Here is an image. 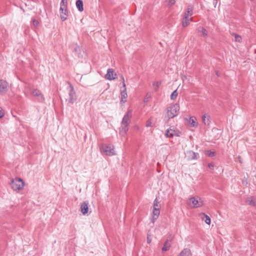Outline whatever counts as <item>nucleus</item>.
<instances>
[{
  "label": "nucleus",
  "mask_w": 256,
  "mask_h": 256,
  "mask_svg": "<svg viewBox=\"0 0 256 256\" xmlns=\"http://www.w3.org/2000/svg\"><path fill=\"white\" fill-rule=\"evenodd\" d=\"M180 131L170 128L166 130L165 135L167 138H173L174 136H180Z\"/></svg>",
  "instance_id": "nucleus-7"
},
{
  "label": "nucleus",
  "mask_w": 256,
  "mask_h": 256,
  "mask_svg": "<svg viewBox=\"0 0 256 256\" xmlns=\"http://www.w3.org/2000/svg\"><path fill=\"white\" fill-rule=\"evenodd\" d=\"M180 110V106L178 104H175L169 106L167 108V116L168 118H172L178 114Z\"/></svg>",
  "instance_id": "nucleus-4"
},
{
  "label": "nucleus",
  "mask_w": 256,
  "mask_h": 256,
  "mask_svg": "<svg viewBox=\"0 0 256 256\" xmlns=\"http://www.w3.org/2000/svg\"><path fill=\"white\" fill-rule=\"evenodd\" d=\"M246 202L250 205L252 206H254L255 205V202L254 200V198L253 197H248L246 199Z\"/></svg>",
  "instance_id": "nucleus-26"
},
{
  "label": "nucleus",
  "mask_w": 256,
  "mask_h": 256,
  "mask_svg": "<svg viewBox=\"0 0 256 256\" xmlns=\"http://www.w3.org/2000/svg\"><path fill=\"white\" fill-rule=\"evenodd\" d=\"M68 0H62L60 2V10H64V8H67Z\"/></svg>",
  "instance_id": "nucleus-23"
},
{
  "label": "nucleus",
  "mask_w": 256,
  "mask_h": 256,
  "mask_svg": "<svg viewBox=\"0 0 256 256\" xmlns=\"http://www.w3.org/2000/svg\"><path fill=\"white\" fill-rule=\"evenodd\" d=\"M214 4L215 3V2H216V4L217 3V0H214Z\"/></svg>",
  "instance_id": "nucleus-39"
},
{
  "label": "nucleus",
  "mask_w": 256,
  "mask_h": 256,
  "mask_svg": "<svg viewBox=\"0 0 256 256\" xmlns=\"http://www.w3.org/2000/svg\"><path fill=\"white\" fill-rule=\"evenodd\" d=\"M206 154L210 157H212L215 156V152L210 150H208L206 152Z\"/></svg>",
  "instance_id": "nucleus-30"
},
{
  "label": "nucleus",
  "mask_w": 256,
  "mask_h": 256,
  "mask_svg": "<svg viewBox=\"0 0 256 256\" xmlns=\"http://www.w3.org/2000/svg\"><path fill=\"white\" fill-rule=\"evenodd\" d=\"M178 96L177 90H174L170 95V98L172 100H174Z\"/></svg>",
  "instance_id": "nucleus-29"
},
{
  "label": "nucleus",
  "mask_w": 256,
  "mask_h": 256,
  "mask_svg": "<svg viewBox=\"0 0 256 256\" xmlns=\"http://www.w3.org/2000/svg\"><path fill=\"white\" fill-rule=\"evenodd\" d=\"M116 74L114 72V70L112 68H109L108 70L105 78L106 80H112L116 78Z\"/></svg>",
  "instance_id": "nucleus-8"
},
{
  "label": "nucleus",
  "mask_w": 256,
  "mask_h": 256,
  "mask_svg": "<svg viewBox=\"0 0 256 256\" xmlns=\"http://www.w3.org/2000/svg\"><path fill=\"white\" fill-rule=\"evenodd\" d=\"M186 156L188 160H196L198 158V154L188 150L186 153Z\"/></svg>",
  "instance_id": "nucleus-9"
},
{
  "label": "nucleus",
  "mask_w": 256,
  "mask_h": 256,
  "mask_svg": "<svg viewBox=\"0 0 256 256\" xmlns=\"http://www.w3.org/2000/svg\"><path fill=\"white\" fill-rule=\"evenodd\" d=\"M32 21H33V24L36 27L38 26L39 22L37 20H33Z\"/></svg>",
  "instance_id": "nucleus-33"
},
{
  "label": "nucleus",
  "mask_w": 256,
  "mask_h": 256,
  "mask_svg": "<svg viewBox=\"0 0 256 256\" xmlns=\"http://www.w3.org/2000/svg\"><path fill=\"white\" fill-rule=\"evenodd\" d=\"M208 166L212 170H214V165L212 163H209L208 164Z\"/></svg>",
  "instance_id": "nucleus-34"
},
{
  "label": "nucleus",
  "mask_w": 256,
  "mask_h": 256,
  "mask_svg": "<svg viewBox=\"0 0 256 256\" xmlns=\"http://www.w3.org/2000/svg\"><path fill=\"white\" fill-rule=\"evenodd\" d=\"M200 216L201 219L204 220L206 224H210L211 220L209 216L206 215L204 213H201L200 214Z\"/></svg>",
  "instance_id": "nucleus-14"
},
{
  "label": "nucleus",
  "mask_w": 256,
  "mask_h": 256,
  "mask_svg": "<svg viewBox=\"0 0 256 256\" xmlns=\"http://www.w3.org/2000/svg\"><path fill=\"white\" fill-rule=\"evenodd\" d=\"M160 214V209L158 208H153L152 210V222L154 223V222L158 218Z\"/></svg>",
  "instance_id": "nucleus-13"
},
{
  "label": "nucleus",
  "mask_w": 256,
  "mask_h": 256,
  "mask_svg": "<svg viewBox=\"0 0 256 256\" xmlns=\"http://www.w3.org/2000/svg\"><path fill=\"white\" fill-rule=\"evenodd\" d=\"M88 203L86 202H83L80 205V211L82 213L85 215L88 214Z\"/></svg>",
  "instance_id": "nucleus-11"
},
{
  "label": "nucleus",
  "mask_w": 256,
  "mask_h": 256,
  "mask_svg": "<svg viewBox=\"0 0 256 256\" xmlns=\"http://www.w3.org/2000/svg\"><path fill=\"white\" fill-rule=\"evenodd\" d=\"M24 182L20 178H16L12 180L10 183L11 188L14 191H19L24 186Z\"/></svg>",
  "instance_id": "nucleus-5"
},
{
  "label": "nucleus",
  "mask_w": 256,
  "mask_h": 256,
  "mask_svg": "<svg viewBox=\"0 0 256 256\" xmlns=\"http://www.w3.org/2000/svg\"><path fill=\"white\" fill-rule=\"evenodd\" d=\"M67 90L68 91V96L66 99L69 103L74 104L76 100V92L74 91L73 86L70 84Z\"/></svg>",
  "instance_id": "nucleus-6"
},
{
  "label": "nucleus",
  "mask_w": 256,
  "mask_h": 256,
  "mask_svg": "<svg viewBox=\"0 0 256 256\" xmlns=\"http://www.w3.org/2000/svg\"><path fill=\"white\" fill-rule=\"evenodd\" d=\"M4 111L2 109V108H0V118H2L4 116Z\"/></svg>",
  "instance_id": "nucleus-35"
},
{
  "label": "nucleus",
  "mask_w": 256,
  "mask_h": 256,
  "mask_svg": "<svg viewBox=\"0 0 256 256\" xmlns=\"http://www.w3.org/2000/svg\"><path fill=\"white\" fill-rule=\"evenodd\" d=\"M60 18L62 21H64L67 18L68 10L67 8H64V10H60Z\"/></svg>",
  "instance_id": "nucleus-18"
},
{
  "label": "nucleus",
  "mask_w": 256,
  "mask_h": 256,
  "mask_svg": "<svg viewBox=\"0 0 256 256\" xmlns=\"http://www.w3.org/2000/svg\"><path fill=\"white\" fill-rule=\"evenodd\" d=\"M198 32H200L202 34L201 36H202L205 37L208 36L207 30H206V29H205L203 27H202V26L198 27Z\"/></svg>",
  "instance_id": "nucleus-20"
},
{
  "label": "nucleus",
  "mask_w": 256,
  "mask_h": 256,
  "mask_svg": "<svg viewBox=\"0 0 256 256\" xmlns=\"http://www.w3.org/2000/svg\"><path fill=\"white\" fill-rule=\"evenodd\" d=\"M132 116V110H129L127 113L124 116L122 122L121 126L119 128L120 134L122 136H124L129 129V124L130 122V118Z\"/></svg>",
  "instance_id": "nucleus-1"
},
{
  "label": "nucleus",
  "mask_w": 256,
  "mask_h": 256,
  "mask_svg": "<svg viewBox=\"0 0 256 256\" xmlns=\"http://www.w3.org/2000/svg\"><path fill=\"white\" fill-rule=\"evenodd\" d=\"M178 256H192V254L190 249L184 248L180 252Z\"/></svg>",
  "instance_id": "nucleus-15"
},
{
  "label": "nucleus",
  "mask_w": 256,
  "mask_h": 256,
  "mask_svg": "<svg viewBox=\"0 0 256 256\" xmlns=\"http://www.w3.org/2000/svg\"><path fill=\"white\" fill-rule=\"evenodd\" d=\"M32 94L33 96L38 97L39 100H44V98L40 90H34L32 91Z\"/></svg>",
  "instance_id": "nucleus-16"
},
{
  "label": "nucleus",
  "mask_w": 256,
  "mask_h": 256,
  "mask_svg": "<svg viewBox=\"0 0 256 256\" xmlns=\"http://www.w3.org/2000/svg\"><path fill=\"white\" fill-rule=\"evenodd\" d=\"M160 206L159 205L158 200L156 198L154 202L153 208H158V209H160Z\"/></svg>",
  "instance_id": "nucleus-28"
},
{
  "label": "nucleus",
  "mask_w": 256,
  "mask_h": 256,
  "mask_svg": "<svg viewBox=\"0 0 256 256\" xmlns=\"http://www.w3.org/2000/svg\"><path fill=\"white\" fill-rule=\"evenodd\" d=\"M155 84L157 88H158L160 84L158 82H156Z\"/></svg>",
  "instance_id": "nucleus-37"
},
{
  "label": "nucleus",
  "mask_w": 256,
  "mask_h": 256,
  "mask_svg": "<svg viewBox=\"0 0 256 256\" xmlns=\"http://www.w3.org/2000/svg\"><path fill=\"white\" fill-rule=\"evenodd\" d=\"M188 205L192 208H198L202 207L204 205V202L201 198L196 196L188 199Z\"/></svg>",
  "instance_id": "nucleus-2"
},
{
  "label": "nucleus",
  "mask_w": 256,
  "mask_h": 256,
  "mask_svg": "<svg viewBox=\"0 0 256 256\" xmlns=\"http://www.w3.org/2000/svg\"><path fill=\"white\" fill-rule=\"evenodd\" d=\"M100 150L102 154L106 156H112L116 154L114 146L112 144H102L101 146Z\"/></svg>",
  "instance_id": "nucleus-3"
},
{
  "label": "nucleus",
  "mask_w": 256,
  "mask_h": 256,
  "mask_svg": "<svg viewBox=\"0 0 256 256\" xmlns=\"http://www.w3.org/2000/svg\"><path fill=\"white\" fill-rule=\"evenodd\" d=\"M146 102V99L145 98L144 102Z\"/></svg>",
  "instance_id": "nucleus-40"
},
{
  "label": "nucleus",
  "mask_w": 256,
  "mask_h": 256,
  "mask_svg": "<svg viewBox=\"0 0 256 256\" xmlns=\"http://www.w3.org/2000/svg\"><path fill=\"white\" fill-rule=\"evenodd\" d=\"M167 2L169 6H172L176 2L175 0H167Z\"/></svg>",
  "instance_id": "nucleus-31"
},
{
  "label": "nucleus",
  "mask_w": 256,
  "mask_h": 256,
  "mask_svg": "<svg viewBox=\"0 0 256 256\" xmlns=\"http://www.w3.org/2000/svg\"><path fill=\"white\" fill-rule=\"evenodd\" d=\"M232 35L234 36V40L236 42H240L242 41V38L241 36L238 35V34H237L235 33H232Z\"/></svg>",
  "instance_id": "nucleus-25"
},
{
  "label": "nucleus",
  "mask_w": 256,
  "mask_h": 256,
  "mask_svg": "<svg viewBox=\"0 0 256 256\" xmlns=\"http://www.w3.org/2000/svg\"><path fill=\"white\" fill-rule=\"evenodd\" d=\"M210 116L208 114H204L202 116V122L205 125H208L210 124Z\"/></svg>",
  "instance_id": "nucleus-22"
},
{
  "label": "nucleus",
  "mask_w": 256,
  "mask_h": 256,
  "mask_svg": "<svg viewBox=\"0 0 256 256\" xmlns=\"http://www.w3.org/2000/svg\"><path fill=\"white\" fill-rule=\"evenodd\" d=\"M170 246V244L168 242V240H166L164 244V246L162 248V250L163 252L167 251L169 250Z\"/></svg>",
  "instance_id": "nucleus-24"
},
{
  "label": "nucleus",
  "mask_w": 256,
  "mask_h": 256,
  "mask_svg": "<svg viewBox=\"0 0 256 256\" xmlns=\"http://www.w3.org/2000/svg\"><path fill=\"white\" fill-rule=\"evenodd\" d=\"M83 2L82 0H77L76 2V6L78 10L80 12H82L84 10L83 8Z\"/></svg>",
  "instance_id": "nucleus-19"
},
{
  "label": "nucleus",
  "mask_w": 256,
  "mask_h": 256,
  "mask_svg": "<svg viewBox=\"0 0 256 256\" xmlns=\"http://www.w3.org/2000/svg\"><path fill=\"white\" fill-rule=\"evenodd\" d=\"M8 86V84L6 81L0 80V93L6 92Z\"/></svg>",
  "instance_id": "nucleus-12"
},
{
  "label": "nucleus",
  "mask_w": 256,
  "mask_h": 256,
  "mask_svg": "<svg viewBox=\"0 0 256 256\" xmlns=\"http://www.w3.org/2000/svg\"><path fill=\"white\" fill-rule=\"evenodd\" d=\"M120 78H121V80L122 81V87H123L124 86V84H125L124 78V77L122 76H120Z\"/></svg>",
  "instance_id": "nucleus-36"
},
{
  "label": "nucleus",
  "mask_w": 256,
  "mask_h": 256,
  "mask_svg": "<svg viewBox=\"0 0 256 256\" xmlns=\"http://www.w3.org/2000/svg\"><path fill=\"white\" fill-rule=\"evenodd\" d=\"M151 242V240H149L148 238V242L150 243Z\"/></svg>",
  "instance_id": "nucleus-38"
},
{
  "label": "nucleus",
  "mask_w": 256,
  "mask_h": 256,
  "mask_svg": "<svg viewBox=\"0 0 256 256\" xmlns=\"http://www.w3.org/2000/svg\"><path fill=\"white\" fill-rule=\"evenodd\" d=\"M192 14V8L190 6H188L186 10L184 12V16L186 18H189L190 16H191Z\"/></svg>",
  "instance_id": "nucleus-21"
},
{
  "label": "nucleus",
  "mask_w": 256,
  "mask_h": 256,
  "mask_svg": "<svg viewBox=\"0 0 256 256\" xmlns=\"http://www.w3.org/2000/svg\"><path fill=\"white\" fill-rule=\"evenodd\" d=\"M120 94L122 96V101L124 102H126V98L128 96L126 84H124V86L121 88Z\"/></svg>",
  "instance_id": "nucleus-10"
},
{
  "label": "nucleus",
  "mask_w": 256,
  "mask_h": 256,
  "mask_svg": "<svg viewBox=\"0 0 256 256\" xmlns=\"http://www.w3.org/2000/svg\"><path fill=\"white\" fill-rule=\"evenodd\" d=\"M190 124L194 127L196 126V118L194 117H190L189 120Z\"/></svg>",
  "instance_id": "nucleus-27"
},
{
  "label": "nucleus",
  "mask_w": 256,
  "mask_h": 256,
  "mask_svg": "<svg viewBox=\"0 0 256 256\" xmlns=\"http://www.w3.org/2000/svg\"><path fill=\"white\" fill-rule=\"evenodd\" d=\"M146 126H147V127L152 126V122L150 120H148L146 122Z\"/></svg>",
  "instance_id": "nucleus-32"
},
{
  "label": "nucleus",
  "mask_w": 256,
  "mask_h": 256,
  "mask_svg": "<svg viewBox=\"0 0 256 256\" xmlns=\"http://www.w3.org/2000/svg\"><path fill=\"white\" fill-rule=\"evenodd\" d=\"M192 20V18H186V17L184 16L182 20V26L183 27H186V26H188L190 24V22H191Z\"/></svg>",
  "instance_id": "nucleus-17"
}]
</instances>
